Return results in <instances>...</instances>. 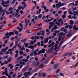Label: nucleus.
Segmentation results:
<instances>
[{
  "label": "nucleus",
  "mask_w": 78,
  "mask_h": 78,
  "mask_svg": "<svg viewBox=\"0 0 78 78\" xmlns=\"http://www.w3.org/2000/svg\"><path fill=\"white\" fill-rule=\"evenodd\" d=\"M64 5V4L63 3H61V2H59L58 3H57L56 4V9H59V8H61V6H63Z\"/></svg>",
  "instance_id": "nucleus-1"
},
{
  "label": "nucleus",
  "mask_w": 78,
  "mask_h": 78,
  "mask_svg": "<svg viewBox=\"0 0 78 78\" xmlns=\"http://www.w3.org/2000/svg\"><path fill=\"white\" fill-rule=\"evenodd\" d=\"M36 62L37 63H36ZM40 63V62L39 61H36V62L34 61L32 63V64L34 66H35V67H37V66H39V64Z\"/></svg>",
  "instance_id": "nucleus-2"
},
{
  "label": "nucleus",
  "mask_w": 78,
  "mask_h": 78,
  "mask_svg": "<svg viewBox=\"0 0 78 78\" xmlns=\"http://www.w3.org/2000/svg\"><path fill=\"white\" fill-rule=\"evenodd\" d=\"M66 33H67V32L64 33L63 32H60L57 34V36L58 37L62 36H63V37H65L66 36Z\"/></svg>",
  "instance_id": "nucleus-3"
},
{
  "label": "nucleus",
  "mask_w": 78,
  "mask_h": 78,
  "mask_svg": "<svg viewBox=\"0 0 78 78\" xmlns=\"http://www.w3.org/2000/svg\"><path fill=\"white\" fill-rule=\"evenodd\" d=\"M45 51V49L44 48H43L41 50H40L38 51V55H40L41 53H44Z\"/></svg>",
  "instance_id": "nucleus-4"
},
{
  "label": "nucleus",
  "mask_w": 78,
  "mask_h": 78,
  "mask_svg": "<svg viewBox=\"0 0 78 78\" xmlns=\"http://www.w3.org/2000/svg\"><path fill=\"white\" fill-rule=\"evenodd\" d=\"M9 48V47H6L4 49V48H2V51H3V52H6V50L8 49Z\"/></svg>",
  "instance_id": "nucleus-5"
},
{
  "label": "nucleus",
  "mask_w": 78,
  "mask_h": 78,
  "mask_svg": "<svg viewBox=\"0 0 78 78\" xmlns=\"http://www.w3.org/2000/svg\"><path fill=\"white\" fill-rule=\"evenodd\" d=\"M40 33H41V32H42L41 33V35H42L43 36H45V35L44 34H45V31L41 30L40 31Z\"/></svg>",
  "instance_id": "nucleus-6"
},
{
  "label": "nucleus",
  "mask_w": 78,
  "mask_h": 78,
  "mask_svg": "<svg viewBox=\"0 0 78 78\" xmlns=\"http://www.w3.org/2000/svg\"><path fill=\"white\" fill-rule=\"evenodd\" d=\"M48 41V38H45L44 41V44H47Z\"/></svg>",
  "instance_id": "nucleus-7"
},
{
  "label": "nucleus",
  "mask_w": 78,
  "mask_h": 78,
  "mask_svg": "<svg viewBox=\"0 0 78 78\" xmlns=\"http://www.w3.org/2000/svg\"><path fill=\"white\" fill-rule=\"evenodd\" d=\"M14 35V32H10L9 33V36H12Z\"/></svg>",
  "instance_id": "nucleus-8"
},
{
  "label": "nucleus",
  "mask_w": 78,
  "mask_h": 78,
  "mask_svg": "<svg viewBox=\"0 0 78 78\" xmlns=\"http://www.w3.org/2000/svg\"><path fill=\"white\" fill-rule=\"evenodd\" d=\"M28 67H29L28 66H27L26 67L24 68L23 69L22 71L23 72H25V71L27 70V68H28Z\"/></svg>",
  "instance_id": "nucleus-9"
},
{
  "label": "nucleus",
  "mask_w": 78,
  "mask_h": 78,
  "mask_svg": "<svg viewBox=\"0 0 78 78\" xmlns=\"http://www.w3.org/2000/svg\"><path fill=\"white\" fill-rule=\"evenodd\" d=\"M73 29L74 30H76V31H77L78 30V27H76V25H75L74 26Z\"/></svg>",
  "instance_id": "nucleus-10"
},
{
  "label": "nucleus",
  "mask_w": 78,
  "mask_h": 78,
  "mask_svg": "<svg viewBox=\"0 0 78 78\" xmlns=\"http://www.w3.org/2000/svg\"><path fill=\"white\" fill-rule=\"evenodd\" d=\"M12 57H10L7 58V60H8V62H11V61L12 60Z\"/></svg>",
  "instance_id": "nucleus-11"
},
{
  "label": "nucleus",
  "mask_w": 78,
  "mask_h": 78,
  "mask_svg": "<svg viewBox=\"0 0 78 78\" xmlns=\"http://www.w3.org/2000/svg\"><path fill=\"white\" fill-rule=\"evenodd\" d=\"M59 67V65L58 64H56L54 66V68L55 69H56L57 68H58Z\"/></svg>",
  "instance_id": "nucleus-12"
},
{
  "label": "nucleus",
  "mask_w": 78,
  "mask_h": 78,
  "mask_svg": "<svg viewBox=\"0 0 78 78\" xmlns=\"http://www.w3.org/2000/svg\"><path fill=\"white\" fill-rule=\"evenodd\" d=\"M68 11L69 14L72 15L73 14V12H72V11H71V9H70L68 10Z\"/></svg>",
  "instance_id": "nucleus-13"
},
{
  "label": "nucleus",
  "mask_w": 78,
  "mask_h": 78,
  "mask_svg": "<svg viewBox=\"0 0 78 78\" xmlns=\"http://www.w3.org/2000/svg\"><path fill=\"white\" fill-rule=\"evenodd\" d=\"M9 67H10V69H12L13 68H14V66L12 65V64H10L9 65Z\"/></svg>",
  "instance_id": "nucleus-14"
},
{
  "label": "nucleus",
  "mask_w": 78,
  "mask_h": 78,
  "mask_svg": "<svg viewBox=\"0 0 78 78\" xmlns=\"http://www.w3.org/2000/svg\"><path fill=\"white\" fill-rule=\"evenodd\" d=\"M69 53H70L69 52H68L66 53H65L63 54V56H64V57L67 56L68 55H69Z\"/></svg>",
  "instance_id": "nucleus-15"
},
{
  "label": "nucleus",
  "mask_w": 78,
  "mask_h": 78,
  "mask_svg": "<svg viewBox=\"0 0 78 78\" xmlns=\"http://www.w3.org/2000/svg\"><path fill=\"white\" fill-rule=\"evenodd\" d=\"M25 22H26V27H25V28H24V30H25V29H26V28H27V27L28 25V23H27V19H25Z\"/></svg>",
  "instance_id": "nucleus-16"
},
{
  "label": "nucleus",
  "mask_w": 78,
  "mask_h": 78,
  "mask_svg": "<svg viewBox=\"0 0 78 78\" xmlns=\"http://www.w3.org/2000/svg\"><path fill=\"white\" fill-rule=\"evenodd\" d=\"M20 64H25V62L23 61V60H20Z\"/></svg>",
  "instance_id": "nucleus-17"
},
{
  "label": "nucleus",
  "mask_w": 78,
  "mask_h": 78,
  "mask_svg": "<svg viewBox=\"0 0 78 78\" xmlns=\"http://www.w3.org/2000/svg\"><path fill=\"white\" fill-rule=\"evenodd\" d=\"M49 25H51V26L53 27L55 25V22H51L49 23Z\"/></svg>",
  "instance_id": "nucleus-18"
},
{
  "label": "nucleus",
  "mask_w": 78,
  "mask_h": 78,
  "mask_svg": "<svg viewBox=\"0 0 78 78\" xmlns=\"http://www.w3.org/2000/svg\"><path fill=\"white\" fill-rule=\"evenodd\" d=\"M28 48H31V49H34V47L32 46L31 45H30L28 47Z\"/></svg>",
  "instance_id": "nucleus-19"
},
{
  "label": "nucleus",
  "mask_w": 78,
  "mask_h": 78,
  "mask_svg": "<svg viewBox=\"0 0 78 78\" xmlns=\"http://www.w3.org/2000/svg\"><path fill=\"white\" fill-rule=\"evenodd\" d=\"M42 5H41V7L42 8H44L45 6L44 5V2H43L42 3Z\"/></svg>",
  "instance_id": "nucleus-20"
},
{
  "label": "nucleus",
  "mask_w": 78,
  "mask_h": 78,
  "mask_svg": "<svg viewBox=\"0 0 78 78\" xmlns=\"http://www.w3.org/2000/svg\"><path fill=\"white\" fill-rule=\"evenodd\" d=\"M26 41H27V38H25L23 40H22L21 41V42H23L24 43H25V42H26Z\"/></svg>",
  "instance_id": "nucleus-21"
},
{
  "label": "nucleus",
  "mask_w": 78,
  "mask_h": 78,
  "mask_svg": "<svg viewBox=\"0 0 78 78\" xmlns=\"http://www.w3.org/2000/svg\"><path fill=\"white\" fill-rule=\"evenodd\" d=\"M34 56H36V55H38V53H36V51H34Z\"/></svg>",
  "instance_id": "nucleus-22"
},
{
  "label": "nucleus",
  "mask_w": 78,
  "mask_h": 78,
  "mask_svg": "<svg viewBox=\"0 0 78 78\" xmlns=\"http://www.w3.org/2000/svg\"><path fill=\"white\" fill-rule=\"evenodd\" d=\"M19 53L21 55H23V51H19Z\"/></svg>",
  "instance_id": "nucleus-23"
},
{
  "label": "nucleus",
  "mask_w": 78,
  "mask_h": 78,
  "mask_svg": "<svg viewBox=\"0 0 78 78\" xmlns=\"http://www.w3.org/2000/svg\"><path fill=\"white\" fill-rule=\"evenodd\" d=\"M41 46L42 47V46H44V41H41Z\"/></svg>",
  "instance_id": "nucleus-24"
},
{
  "label": "nucleus",
  "mask_w": 78,
  "mask_h": 78,
  "mask_svg": "<svg viewBox=\"0 0 78 78\" xmlns=\"http://www.w3.org/2000/svg\"><path fill=\"white\" fill-rule=\"evenodd\" d=\"M19 26H20V27H21V28H23V24H22V23H20L19 24Z\"/></svg>",
  "instance_id": "nucleus-25"
},
{
  "label": "nucleus",
  "mask_w": 78,
  "mask_h": 78,
  "mask_svg": "<svg viewBox=\"0 0 78 78\" xmlns=\"http://www.w3.org/2000/svg\"><path fill=\"white\" fill-rule=\"evenodd\" d=\"M59 31H60L59 30H55L54 31V32L56 34H58V33H59Z\"/></svg>",
  "instance_id": "nucleus-26"
},
{
  "label": "nucleus",
  "mask_w": 78,
  "mask_h": 78,
  "mask_svg": "<svg viewBox=\"0 0 78 78\" xmlns=\"http://www.w3.org/2000/svg\"><path fill=\"white\" fill-rule=\"evenodd\" d=\"M43 66H44V64H41L39 66V68H42V67H43Z\"/></svg>",
  "instance_id": "nucleus-27"
},
{
  "label": "nucleus",
  "mask_w": 78,
  "mask_h": 78,
  "mask_svg": "<svg viewBox=\"0 0 78 78\" xmlns=\"http://www.w3.org/2000/svg\"><path fill=\"white\" fill-rule=\"evenodd\" d=\"M42 17V14H41L38 16V19H41V18Z\"/></svg>",
  "instance_id": "nucleus-28"
},
{
  "label": "nucleus",
  "mask_w": 78,
  "mask_h": 78,
  "mask_svg": "<svg viewBox=\"0 0 78 78\" xmlns=\"http://www.w3.org/2000/svg\"><path fill=\"white\" fill-rule=\"evenodd\" d=\"M70 25H73V21L72 20H70Z\"/></svg>",
  "instance_id": "nucleus-29"
},
{
  "label": "nucleus",
  "mask_w": 78,
  "mask_h": 78,
  "mask_svg": "<svg viewBox=\"0 0 78 78\" xmlns=\"http://www.w3.org/2000/svg\"><path fill=\"white\" fill-rule=\"evenodd\" d=\"M9 55H6L5 56V57H3V59H7L8 58Z\"/></svg>",
  "instance_id": "nucleus-30"
},
{
  "label": "nucleus",
  "mask_w": 78,
  "mask_h": 78,
  "mask_svg": "<svg viewBox=\"0 0 78 78\" xmlns=\"http://www.w3.org/2000/svg\"><path fill=\"white\" fill-rule=\"evenodd\" d=\"M24 45L25 46V47H28V43H24Z\"/></svg>",
  "instance_id": "nucleus-31"
},
{
  "label": "nucleus",
  "mask_w": 78,
  "mask_h": 78,
  "mask_svg": "<svg viewBox=\"0 0 78 78\" xmlns=\"http://www.w3.org/2000/svg\"><path fill=\"white\" fill-rule=\"evenodd\" d=\"M66 17V14H63L62 16V17L63 18V19H65V18Z\"/></svg>",
  "instance_id": "nucleus-32"
},
{
  "label": "nucleus",
  "mask_w": 78,
  "mask_h": 78,
  "mask_svg": "<svg viewBox=\"0 0 78 78\" xmlns=\"http://www.w3.org/2000/svg\"><path fill=\"white\" fill-rule=\"evenodd\" d=\"M58 41H60L61 40V38H62V36H60L58 37Z\"/></svg>",
  "instance_id": "nucleus-33"
},
{
  "label": "nucleus",
  "mask_w": 78,
  "mask_h": 78,
  "mask_svg": "<svg viewBox=\"0 0 78 78\" xmlns=\"http://www.w3.org/2000/svg\"><path fill=\"white\" fill-rule=\"evenodd\" d=\"M23 61H24V62H27L28 60V59H23Z\"/></svg>",
  "instance_id": "nucleus-34"
},
{
  "label": "nucleus",
  "mask_w": 78,
  "mask_h": 78,
  "mask_svg": "<svg viewBox=\"0 0 78 78\" xmlns=\"http://www.w3.org/2000/svg\"><path fill=\"white\" fill-rule=\"evenodd\" d=\"M8 73V71H5V72H3L2 74V75H5V73Z\"/></svg>",
  "instance_id": "nucleus-35"
},
{
  "label": "nucleus",
  "mask_w": 78,
  "mask_h": 78,
  "mask_svg": "<svg viewBox=\"0 0 78 78\" xmlns=\"http://www.w3.org/2000/svg\"><path fill=\"white\" fill-rule=\"evenodd\" d=\"M63 42H64L63 41H61V42L59 44V47H61V45H62V44L63 43Z\"/></svg>",
  "instance_id": "nucleus-36"
},
{
  "label": "nucleus",
  "mask_w": 78,
  "mask_h": 78,
  "mask_svg": "<svg viewBox=\"0 0 78 78\" xmlns=\"http://www.w3.org/2000/svg\"><path fill=\"white\" fill-rule=\"evenodd\" d=\"M42 76L44 77H45L46 76V74L45 73H43L42 74Z\"/></svg>",
  "instance_id": "nucleus-37"
},
{
  "label": "nucleus",
  "mask_w": 78,
  "mask_h": 78,
  "mask_svg": "<svg viewBox=\"0 0 78 78\" xmlns=\"http://www.w3.org/2000/svg\"><path fill=\"white\" fill-rule=\"evenodd\" d=\"M2 7H0V14H2Z\"/></svg>",
  "instance_id": "nucleus-38"
},
{
  "label": "nucleus",
  "mask_w": 78,
  "mask_h": 78,
  "mask_svg": "<svg viewBox=\"0 0 78 78\" xmlns=\"http://www.w3.org/2000/svg\"><path fill=\"white\" fill-rule=\"evenodd\" d=\"M76 38V36H75L73 38L71 41H74V40H75Z\"/></svg>",
  "instance_id": "nucleus-39"
},
{
  "label": "nucleus",
  "mask_w": 78,
  "mask_h": 78,
  "mask_svg": "<svg viewBox=\"0 0 78 78\" xmlns=\"http://www.w3.org/2000/svg\"><path fill=\"white\" fill-rule=\"evenodd\" d=\"M69 29H72V28H73V26L72 25H69Z\"/></svg>",
  "instance_id": "nucleus-40"
},
{
  "label": "nucleus",
  "mask_w": 78,
  "mask_h": 78,
  "mask_svg": "<svg viewBox=\"0 0 78 78\" xmlns=\"http://www.w3.org/2000/svg\"><path fill=\"white\" fill-rule=\"evenodd\" d=\"M22 76V74H21L20 75H18L17 76V78H20V77H21Z\"/></svg>",
  "instance_id": "nucleus-41"
},
{
  "label": "nucleus",
  "mask_w": 78,
  "mask_h": 78,
  "mask_svg": "<svg viewBox=\"0 0 78 78\" xmlns=\"http://www.w3.org/2000/svg\"><path fill=\"white\" fill-rule=\"evenodd\" d=\"M5 64H7L8 63V61H6V60H5L4 62Z\"/></svg>",
  "instance_id": "nucleus-42"
},
{
  "label": "nucleus",
  "mask_w": 78,
  "mask_h": 78,
  "mask_svg": "<svg viewBox=\"0 0 78 78\" xmlns=\"http://www.w3.org/2000/svg\"><path fill=\"white\" fill-rule=\"evenodd\" d=\"M23 58V56H22V55H21L19 57L18 59V60H19V59H20L21 58Z\"/></svg>",
  "instance_id": "nucleus-43"
},
{
  "label": "nucleus",
  "mask_w": 78,
  "mask_h": 78,
  "mask_svg": "<svg viewBox=\"0 0 78 78\" xmlns=\"http://www.w3.org/2000/svg\"><path fill=\"white\" fill-rule=\"evenodd\" d=\"M14 43L13 42H12L11 43H10V47H11L12 45H13V44Z\"/></svg>",
  "instance_id": "nucleus-44"
},
{
  "label": "nucleus",
  "mask_w": 78,
  "mask_h": 78,
  "mask_svg": "<svg viewBox=\"0 0 78 78\" xmlns=\"http://www.w3.org/2000/svg\"><path fill=\"white\" fill-rule=\"evenodd\" d=\"M71 5H74V3H70L69 5H68V7L69 6H70Z\"/></svg>",
  "instance_id": "nucleus-45"
},
{
  "label": "nucleus",
  "mask_w": 78,
  "mask_h": 78,
  "mask_svg": "<svg viewBox=\"0 0 78 78\" xmlns=\"http://www.w3.org/2000/svg\"><path fill=\"white\" fill-rule=\"evenodd\" d=\"M59 71H60V69H58L56 71V73H58L59 72Z\"/></svg>",
  "instance_id": "nucleus-46"
},
{
  "label": "nucleus",
  "mask_w": 78,
  "mask_h": 78,
  "mask_svg": "<svg viewBox=\"0 0 78 78\" xmlns=\"http://www.w3.org/2000/svg\"><path fill=\"white\" fill-rule=\"evenodd\" d=\"M30 44L31 45H33V44H34V43L33 41H30Z\"/></svg>",
  "instance_id": "nucleus-47"
},
{
  "label": "nucleus",
  "mask_w": 78,
  "mask_h": 78,
  "mask_svg": "<svg viewBox=\"0 0 78 78\" xmlns=\"http://www.w3.org/2000/svg\"><path fill=\"white\" fill-rule=\"evenodd\" d=\"M62 18H60V19H59V20H58V22H61L62 21Z\"/></svg>",
  "instance_id": "nucleus-48"
},
{
  "label": "nucleus",
  "mask_w": 78,
  "mask_h": 78,
  "mask_svg": "<svg viewBox=\"0 0 78 78\" xmlns=\"http://www.w3.org/2000/svg\"><path fill=\"white\" fill-rule=\"evenodd\" d=\"M19 41H20V40L19 39H17L16 40L15 42H17L18 43V42H19Z\"/></svg>",
  "instance_id": "nucleus-49"
},
{
  "label": "nucleus",
  "mask_w": 78,
  "mask_h": 78,
  "mask_svg": "<svg viewBox=\"0 0 78 78\" xmlns=\"http://www.w3.org/2000/svg\"><path fill=\"white\" fill-rule=\"evenodd\" d=\"M21 6L20 5L18 7V9L19 10H20L21 9Z\"/></svg>",
  "instance_id": "nucleus-50"
},
{
  "label": "nucleus",
  "mask_w": 78,
  "mask_h": 78,
  "mask_svg": "<svg viewBox=\"0 0 78 78\" xmlns=\"http://www.w3.org/2000/svg\"><path fill=\"white\" fill-rule=\"evenodd\" d=\"M23 28H20L19 29V32H20L21 31H22V30L23 29Z\"/></svg>",
  "instance_id": "nucleus-51"
},
{
  "label": "nucleus",
  "mask_w": 78,
  "mask_h": 78,
  "mask_svg": "<svg viewBox=\"0 0 78 78\" xmlns=\"http://www.w3.org/2000/svg\"><path fill=\"white\" fill-rule=\"evenodd\" d=\"M8 41H9V39H7V40H6V41H5L4 42V43L5 44H6V43H7V42H8Z\"/></svg>",
  "instance_id": "nucleus-52"
},
{
  "label": "nucleus",
  "mask_w": 78,
  "mask_h": 78,
  "mask_svg": "<svg viewBox=\"0 0 78 78\" xmlns=\"http://www.w3.org/2000/svg\"><path fill=\"white\" fill-rule=\"evenodd\" d=\"M72 59H73V60H74V59H76V57L74 56H73L72 57Z\"/></svg>",
  "instance_id": "nucleus-53"
},
{
  "label": "nucleus",
  "mask_w": 78,
  "mask_h": 78,
  "mask_svg": "<svg viewBox=\"0 0 78 78\" xmlns=\"http://www.w3.org/2000/svg\"><path fill=\"white\" fill-rule=\"evenodd\" d=\"M30 56H33V52H31L30 54Z\"/></svg>",
  "instance_id": "nucleus-54"
},
{
  "label": "nucleus",
  "mask_w": 78,
  "mask_h": 78,
  "mask_svg": "<svg viewBox=\"0 0 78 78\" xmlns=\"http://www.w3.org/2000/svg\"><path fill=\"white\" fill-rule=\"evenodd\" d=\"M9 11H11V10H13V8H12V7H10L9 8Z\"/></svg>",
  "instance_id": "nucleus-55"
},
{
  "label": "nucleus",
  "mask_w": 78,
  "mask_h": 78,
  "mask_svg": "<svg viewBox=\"0 0 78 78\" xmlns=\"http://www.w3.org/2000/svg\"><path fill=\"white\" fill-rule=\"evenodd\" d=\"M9 1H8L7 2H5V4H8V3H9Z\"/></svg>",
  "instance_id": "nucleus-56"
},
{
  "label": "nucleus",
  "mask_w": 78,
  "mask_h": 78,
  "mask_svg": "<svg viewBox=\"0 0 78 78\" xmlns=\"http://www.w3.org/2000/svg\"><path fill=\"white\" fill-rule=\"evenodd\" d=\"M58 76L59 75H58V74H57L55 76H54V78H58Z\"/></svg>",
  "instance_id": "nucleus-57"
},
{
  "label": "nucleus",
  "mask_w": 78,
  "mask_h": 78,
  "mask_svg": "<svg viewBox=\"0 0 78 78\" xmlns=\"http://www.w3.org/2000/svg\"><path fill=\"white\" fill-rule=\"evenodd\" d=\"M66 47V45H64L62 47V49H64V48Z\"/></svg>",
  "instance_id": "nucleus-58"
},
{
  "label": "nucleus",
  "mask_w": 78,
  "mask_h": 78,
  "mask_svg": "<svg viewBox=\"0 0 78 78\" xmlns=\"http://www.w3.org/2000/svg\"><path fill=\"white\" fill-rule=\"evenodd\" d=\"M15 34L17 35V36H18V31H16L15 32Z\"/></svg>",
  "instance_id": "nucleus-59"
},
{
  "label": "nucleus",
  "mask_w": 78,
  "mask_h": 78,
  "mask_svg": "<svg viewBox=\"0 0 78 78\" xmlns=\"http://www.w3.org/2000/svg\"><path fill=\"white\" fill-rule=\"evenodd\" d=\"M3 54H4V53H3V51L0 52V55H3Z\"/></svg>",
  "instance_id": "nucleus-60"
},
{
  "label": "nucleus",
  "mask_w": 78,
  "mask_h": 78,
  "mask_svg": "<svg viewBox=\"0 0 78 78\" xmlns=\"http://www.w3.org/2000/svg\"><path fill=\"white\" fill-rule=\"evenodd\" d=\"M9 36V33L8 32H7L5 34V36Z\"/></svg>",
  "instance_id": "nucleus-61"
},
{
  "label": "nucleus",
  "mask_w": 78,
  "mask_h": 78,
  "mask_svg": "<svg viewBox=\"0 0 78 78\" xmlns=\"http://www.w3.org/2000/svg\"><path fill=\"white\" fill-rule=\"evenodd\" d=\"M18 54H16L15 55V58H17V57H18Z\"/></svg>",
  "instance_id": "nucleus-62"
},
{
  "label": "nucleus",
  "mask_w": 78,
  "mask_h": 78,
  "mask_svg": "<svg viewBox=\"0 0 78 78\" xmlns=\"http://www.w3.org/2000/svg\"><path fill=\"white\" fill-rule=\"evenodd\" d=\"M78 65V61L76 63V65H75V67H76Z\"/></svg>",
  "instance_id": "nucleus-63"
},
{
  "label": "nucleus",
  "mask_w": 78,
  "mask_h": 78,
  "mask_svg": "<svg viewBox=\"0 0 78 78\" xmlns=\"http://www.w3.org/2000/svg\"><path fill=\"white\" fill-rule=\"evenodd\" d=\"M60 76H64V74L63 73H60Z\"/></svg>",
  "instance_id": "nucleus-64"
}]
</instances>
